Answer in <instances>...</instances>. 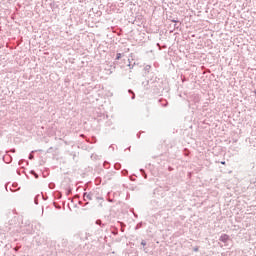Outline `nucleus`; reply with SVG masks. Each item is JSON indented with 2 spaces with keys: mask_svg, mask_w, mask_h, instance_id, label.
<instances>
[{
  "mask_svg": "<svg viewBox=\"0 0 256 256\" xmlns=\"http://www.w3.org/2000/svg\"><path fill=\"white\" fill-rule=\"evenodd\" d=\"M83 199L84 201H93L95 199V192H84Z\"/></svg>",
  "mask_w": 256,
  "mask_h": 256,
  "instance_id": "obj_1",
  "label": "nucleus"
},
{
  "mask_svg": "<svg viewBox=\"0 0 256 256\" xmlns=\"http://www.w3.org/2000/svg\"><path fill=\"white\" fill-rule=\"evenodd\" d=\"M230 237L227 234H222L219 238V241H221L222 243H227V241H229Z\"/></svg>",
  "mask_w": 256,
  "mask_h": 256,
  "instance_id": "obj_2",
  "label": "nucleus"
},
{
  "mask_svg": "<svg viewBox=\"0 0 256 256\" xmlns=\"http://www.w3.org/2000/svg\"><path fill=\"white\" fill-rule=\"evenodd\" d=\"M26 225H27V229H26V233H32V231H33V227L31 226V223L30 222H28V223H26Z\"/></svg>",
  "mask_w": 256,
  "mask_h": 256,
  "instance_id": "obj_3",
  "label": "nucleus"
},
{
  "mask_svg": "<svg viewBox=\"0 0 256 256\" xmlns=\"http://www.w3.org/2000/svg\"><path fill=\"white\" fill-rule=\"evenodd\" d=\"M159 103H161V105H162L163 107H167V106L169 105V102H167V100H163V99H160V100H159Z\"/></svg>",
  "mask_w": 256,
  "mask_h": 256,
  "instance_id": "obj_4",
  "label": "nucleus"
},
{
  "mask_svg": "<svg viewBox=\"0 0 256 256\" xmlns=\"http://www.w3.org/2000/svg\"><path fill=\"white\" fill-rule=\"evenodd\" d=\"M114 169H116V171H119V169H121V163H115Z\"/></svg>",
  "mask_w": 256,
  "mask_h": 256,
  "instance_id": "obj_5",
  "label": "nucleus"
},
{
  "mask_svg": "<svg viewBox=\"0 0 256 256\" xmlns=\"http://www.w3.org/2000/svg\"><path fill=\"white\" fill-rule=\"evenodd\" d=\"M31 175H34L35 179H39V175L35 172V170L30 171Z\"/></svg>",
  "mask_w": 256,
  "mask_h": 256,
  "instance_id": "obj_6",
  "label": "nucleus"
},
{
  "mask_svg": "<svg viewBox=\"0 0 256 256\" xmlns=\"http://www.w3.org/2000/svg\"><path fill=\"white\" fill-rule=\"evenodd\" d=\"M141 227H143V222H139V223L135 226V230L137 231L138 229H141Z\"/></svg>",
  "mask_w": 256,
  "mask_h": 256,
  "instance_id": "obj_7",
  "label": "nucleus"
},
{
  "mask_svg": "<svg viewBox=\"0 0 256 256\" xmlns=\"http://www.w3.org/2000/svg\"><path fill=\"white\" fill-rule=\"evenodd\" d=\"M121 57H123V54L117 53V54H116L115 61H119V59H121Z\"/></svg>",
  "mask_w": 256,
  "mask_h": 256,
  "instance_id": "obj_8",
  "label": "nucleus"
},
{
  "mask_svg": "<svg viewBox=\"0 0 256 256\" xmlns=\"http://www.w3.org/2000/svg\"><path fill=\"white\" fill-rule=\"evenodd\" d=\"M144 70L146 71V73H149V71H151V65H146L144 67Z\"/></svg>",
  "mask_w": 256,
  "mask_h": 256,
  "instance_id": "obj_9",
  "label": "nucleus"
},
{
  "mask_svg": "<svg viewBox=\"0 0 256 256\" xmlns=\"http://www.w3.org/2000/svg\"><path fill=\"white\" fill-rule=\"evenodd\" d=\"M128 93L132 95L131 99H135V92H133V90L129 89Z\"/></svg>",
  "mask_w": 256,
  "mask_h": 256,
  "instance_id": "obj_10",
  "label": "nucleus"
},
{
  "mask_svg": "<svg viewBox=\"0 0 256 256\" xmlns=\"http://www.w3.org/2000/svg\"><path fill=\"white\" fill-rule=\"evenodd\" d=\"M94 199L103 201V197L97 196V193L94 192Z\"/></svg>",
  "mask_w": 256,
  "mask_h": 256,
  "instance_id": "obj_11",
  "label": "nucleus"
},
{
  "mask_svg": "<svg viewBox=\"0 0 256 256\" xmlns=\"http://www.w3.org/2000/svg\"><path fill=\"white\" fill-rule=\"evenodd\" d=\"M96 225H99L100 227H104L103 222L101 220H96Z\"/></svg>",
  "mask_w": 256,
  "mask_h": 256,
  "instance_id": "obj_12",
  "label": "nucleus"
},
{
  "mask_svg": "<svg viewBox=\"0 0 256 256\" xmlns=\"http://www.w3.org/2000/svg\"><path fill=\"white\" fill-rule=\"evenodd\" d=\"M104 167H105V169H109V162L105 161L104 162Z\"/></svg>",
  "mask_w": 256,
  "mask_h": 256,
  "instance_id": "obj_13",
  "label": "nucleus"
},
{
  "mask_svg": "<svg viewBox=\"0 0 256 256\" xmlns=\"http://www.w3.org/2000/svg\"><path fill=\"white\" fill-rule=\"evenodd\" d=\"M122 175H124V176L129 175V171H127V170H122Z\"/></svg>",
  "mask_w": 256,
  "mask_h": 256,
  "instance_id": "obj_14",
  "label": "nucleus"
},
{
  "mask_svg": "<svg viewBox=\"0 0 256 256\" xmlns=\"http://www.w3.org/2000/svg\"><path fill=\"white\" fill-rule=\"evenodd\" d=\"M38 198H39V196H36V197L34 198L35 205H39V201L37 200Z\"/></svg>",
  "mask_w": 256,
  "mask_h": 256,
  "instance_id": "obj_15",
  "label": "nucleus"
},
{
  "mask_svg": "<svg viewBox=\"0 0 256 256\" xmlns=\"http://www.w3.org/2000/svg\"><path fill=\"white\" fill-rule=\"evenodd\" d=\"M54 187H55V184H54V183H50V184H49V189H54Z\"/></svg>",
  "mask_w": 256,
  "mask_h": 256,
  "instance_id": "obj_16",
  "label": "nucleus"
},
{
  "mask_svg": "<svg viewBox=\"0 0 256 256\" xmlns=\"http://www.w3.org/2000/svg\"><path fill=\"white\" fill-rule=\"evenodd\" d=\"M61 197H62L61 192H58V193H57V199H61Z\"/></svg>",
  "mask_w": 256,
  "mask_h": 256,
  "instance_id": "obj_17",
  "label": "nucleus"
},
{
  "mask_svg": "<svg viewBox=\"0 0 256 256\" xmlns=\"http://www.w3.org/2000/svg\"><path fill=\"white\" fill-rule=\"evenodd\" d=\"M141 245H143V247H145V245H147V242L145 240H142Z\"/></svg>",
  "mask_w": 256,
  "mask_h": 256,
  "instance_id": "obj_18",
  "label": "nucleus"
},
{
  "mask_svg": "<svg viewBox=\"0 0 256 256\" xmlns=\"http://www.w3.org/2000/svg\"><path fill=\"white\" fill-rule=\"evenodd\" d=\"M171 22H172V23H179V21H178V20H175V19H172Z\"/></svg>",
  "mask_w": 256,
  "mask_h": 256,
  "instance_id": "obj_19",
  "label": "nucleus"
},
{
  "mask_svg": "<svg viewBox=\"0 0 256 256\" xmlns=\"http://www.w3.org/2000/svg\"><path fill=\"white\" fill-rule=\"evenodd\" d=\"M33 157H34V156H33V154H29L28 159H30V160H31V159H33Z\"/></svg>",
  "mask_w": 256,
  "mask_h": 256,
  "instance_id": "obj_20",
  "label": "nucleus"
},
{
  "mask_svg": "<svg viewBox=\"0 0 256 256\" xmlns=\"http://www.w3.org/2000/svg\"><path fill=\"white\" fill-rule=\"evenodd\" d=\"M53 149V147H50L48 150H47V153H51V150Z\"/></svg>",
  "mask_w": 256,
  "mask_h": 256,
  "instance_id": "obj_21",
  "label": "nucleus"
},
{
  "mask_svg": "<svg viewBox=\"0 0 256 256\" xmlns=\"http://www.w3.org/2000/svg\"><path fill=\"white\" fill-rule=\"evenodd\" d=\"M128 67H129L130 69H133V65H131V63L128 64Z\"/></svg>",
  "mask_w": 256,
  "mask_h": 256,
  "instance_id": "obj_22",
  "label": "nucleus"
},
{
  "mask_svg": "<svg viewBox=\"0 0 256 256\" xmlns=\"http://www.w3.org/2000/svg\"><path fill=\"white\" fill-rule=\"evenodd\" d=\"M194 251L197 253V251H199V248L198 247L194 248Z\"/></svg>",
  "mask_w": 256,
  "mask_h": 256,
  "instance_id": "obj_23",
  "label": "nucleus"
},
{
  "mask_svg": "<svg viewBox=\"0 0 256 256\" xmlns=\"http://www.w3.org/2000/svg\"><path fill=\"white\" fill-rule=\"evenodd\" d=\"M174 28L175 29H179V26H177V24L174 25Z\"/></svg>",
  "mask_w": 256,
  "mask_h": 256,
  "instance_id": "obj_24",
  "label": "nucleus"
},
{
  "mask_svg": "<svg viewBox=\"0 0 256 256\" xmlns=\"http://www.w3.org/2000/svg\"><path fill=\"white\" fill-rule=\"evenodd\" d=\"M221 165H225V161H222V162H221Z\"/></svg>",
  "mask_w": 256,
  "mask_h": 256,
  "instance_id": "obj_25",
  "label": "nucleus"
},
{
  "mask_svg": "<svg viewBox=\"0 0 256 256\" xmlns=\"http://www.w3.org/2000/svg\"><path fill=\"white\" fill-rule=\"evenodd\" d=\"M69 193H71V190H70V191H68L67 195H69Z\"/></svg>",
  "mask_w": 256,
  "mask_h": 256,
  "instance_id": "obj_26",
  "label": "nucleus"
},
{
  "mask_svg": "<svg viewBox=\"0 0 256 256\" xmlns=\"http://www.w3.org/2000/svg\"><path fill=\"white\" fill-rule=\"evenodd\" d=\"M79 205H82V202H79Z\"/></svg>",
  "mask_w": 256,
  "mask_h": 256,
  "instance_id": "obj_27",
  "label": "nucleus"
},
{
  "mask_svg": "<svg viewBox=\"0 0 256 256\" xmlns=\"http://www.w3.org/2000/svg\"><path fill=\"white\" fill-rule=\"evenodd\" d=\"M255 95H256V90L254 91Z\"/></svg>",
  "mask_w": 256,
  "mask_h": 256,
  "instance_id": "obj_28",
  "label": "nucleus"
}]
</instances>
